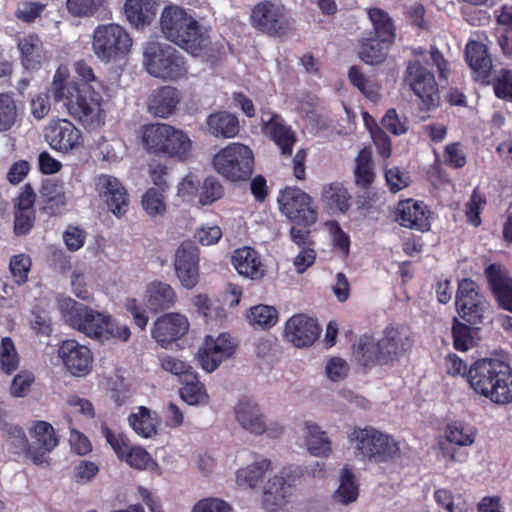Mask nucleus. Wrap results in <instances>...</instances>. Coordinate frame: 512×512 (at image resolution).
I'll list each match as a JSON object with an SVG mask.
<instances>
[{
  "mask_svg": "<svg viewBox=\"0 0 512 512\" xmlns=\"http://www.w3.org/2000/svg\"><path fill=\"white\" fill-rule=\"evenodd\" d=\"M144 64L149 74L164 80H177L188 72L184 58L175 48L157 42L145 47Z\"/></svg>",
  "mask_w": 512,
  "mask_h": 512,
  "instance_id": "nucleus-7",
  "label": "nucleus"
},
{
  "mask_svg": "<svg viewBox=\"0 0 512 512\" xmlns=\"http://www.w3.org/2000/svg\"><path fill=\"white\" fill-rule=\"evenodd\" d=\"M18 48L22 55L23 65L27 69H36L43 57V43L35 34L26 35L19 39Z\"/></svg>",
  "mask_w": 512,
  "mask_h": 512,
  "instance_id": "nucleus-34",
  "label": "nucleus"
},
{
  "mask_svg": "<svg viewBox=\"0 0 512 512\" xmlns=\"http://www.w3.org/2000/svg\"><path fill=\"white\" fill-rule=\"evenodd\" d=\"M177 294L174 288L165 282L155 280L146 289V304L152 312L168 310L177 303Z\"/></svg>",
  "mask_w": 512,
  "mask_h": 512,
  "instance_id": "nucleus-27",
  "label": "nucleus"
},
{
  "mask_svg": "<svg viewBox=\"0 0 512 512\" xmlns=\"http://www.w3.org/2000/svg\"><path fill=\"white\" fill-rule=\"evenodd\" d=\"M30 267L31 259L28 255L19 254L11 258L9 263L10 272L18 285L27 281Z\"/></svg>",
  "mask_w": 512,
  "mask_h": 512,
  "instance_id": "nucleus-56",
  "label": "nucleus"
},
{
  "mask_svg": "<svg viewBox=\"0 0 512 512\" xmlns=\"http://www.w3.org/2000/svg\"><path fill=\"white\" fill-rule=\"evenodd\" d=\"M95 190L117 217L123 216L129 207V195L123 184L114 176L101 174L94 179Z\"/></svg>",
  "mask_w": 512,
  "mask_h": 512,
  "instance_id": "nucleus-17",
  "label": "nucleus"
},
{
  "mask_svg": "<svg viewBox=\"0 0 512 512\" xmlns=\"http://www.w3.org/2000/svg\"><path fill=\"white\" fill-rule=\"evenodd\" d=\"M132 46L129 33L119 24L98 25L92 34V49L101 61H111L126 55Z\"/></svg>",
  "mask_w": 512,
  "mask_h": 512,
  "instance_id": "nucleus-8",
  "label": "nucleus"
},
{
  "mask_svg": "<svg viewBox=\"0 0 512 512\" xmlns=\"http://www.w3.org/2000/svg\"><path fill=\"white\" fill-rule=\"evenodd\" d=\"M19 355L15 344L9 337H4L0 343V368L6 374H11L19 367Z\"/></svg>",
  "mask_w": 512,
  "mask_h": 512,
  "instance_id": "nucleus-46",
  "label": "nucleus"
},
{
  "mask_svg": "<svg viewBox=\"0 0 512 512\" xmlns=\"http://www.w3.org/2000/svg\"><path fill=\"white\" fill-rule=\"evenodd\" d=\"M385 178L390 191L393 193L408 187L411 182L409 174L398 167L386 169Z\"/></svg>",
  "mask_w": 512,
  "mask_h": 512,
  "instance_id": "nucleus-64",
  "label": "nucleus"
},
{
  "mask_svg": "<svg viewBox=\"0 0 512 512\" xmlns=\"http://www.w3.org/2000/svg\"><path fill=\"white\" fill-rule=\"evenodd\" d=\"M368 16L371 20L375 34L382 42L391 43L395 37L394 25L387 12L378 8L368 10Z\"/></svg>",
  "mask_w": 512,
  "mask_h": 512,
  "instance_id": "nucleus-42",
  "label": "nucleus"
},
{
  "mask_svg": "<svg viewBox=\"0 0 512 512\" xmlns=\"http://www.w3.org/2000/svg\"><path fill=\"white\" fill-rule=\"evenodd\" d=\"M17 117V105L12 95L0 93V132L11 129Z\"/></svg>",
  "mask_w": 512,
  "mask_h": 512,
  "instance_id": "nucleus-49",
  "label": "nucleus"
},
{
  "mask_svg": "<svg viewBox=\"0 0 512 512\" xmlns=\"http://www.w3.org/2000/svg\"><path fill=\"white\" fill-rule=\"evenodd\" d=\"M383 127L394 135L405 134L408 130L407 119L401 118L395 109L387 110L386 114L382 119Z\"/></svg>",
  "mask_w": 512,
  "mask_h": 512,
  "instance_id": "nucleus-63",
  "label": "nucleus"
},
{
  "mask_svg": "<svg viewBox=\"0 0 512 512\" xmlns=\"http://www.w3.org/2000/svg\"><path fill=\"white\" fill-rule=\"evenodd\" d=\"M305 443L308 451L314 456H328L331 451V441L319 425L313 422L305 423Z\"/></svg>",
  "mask_w": 512,
  "mask_h": 512,
  "instance_id": "nucleus-35",
  "label": "nucleus"
},
{
  "mask_svg": "<svg viewBox=\"0 0 512 512\" xmlns=\"http://www.w3.org/2000/svg\"><path fill=\"white\" fill-rule=\"evenodd\" d=\"M33 436L38 445L46 452L52 451L58 445V439L51 424L38 421L33 426Z\"/></svg>",
  "mask_w": 512,
  "mask_h": 512,
  "instance_id": "nucleus-52",
  "label": "nucleus"
},
{
  "mask_svg": "<svg viewBox=\"0 0 512 512\" xmlns=\"http://www.w3.org/2000/svg\"><path fill=\"white\" fill-rule=\"evenodd\" d=\"M68 112L83 125L90 128L100 127L105 114L102 109V96L96 90L81 88L75 100L68 104Z\"/></svg>",
  "mask_w": 512,
  "mask_h": 512,
  "instance_id": "nucleus-13",
  "label": "nucleus"
},
{
  "mask_svg": "<svg viewBox=\"0 0 512 512\" xmlns=\"http://www.w3.org/2000/svg\"><path fill=\"white\" fill-rule=\"evenodd\" d=\"M232 264L237 272L246 278L259 280L265 275V269L258 253L250 247L234 251Z\"/></svg>",
  "mask_w": 512,
  "mask_h": 512,
  "instance_id": "nucleus-26",
  "label": "nucleus"
},
{
  "mask_svg": "<svg viewBox=\"0 0 512 512\" xmlns=\"http://www.w3.org/2000/svg\"><path fill=\"white\" fill-rule=\"evenodd\" d=\"M157 9V0H126L124 5L127 20L136 28L150 24Z\"/></svg>",
  "mask_w": 512,
  "mask_h": 512,
  "instance_id": "nucleus-30",
  "label": "nucleus"
},
{
  "mask_svg": "<svg viewBox=\"0 0 512 512\" xmlns=\"http://www.w3.org/2000/svg\"><path fill=\"white\" fill-rule=\"evenodd\" d=\"M323 196L330 205L335 206L341 212H345L349 208L350 196L347 189L341 184H331L324 188Z\"/></svg>",
  "mask_w": 512,
  "mask_h": 512,
  "instance_id": "nucleus-54",
  "label": "nucleus"
},
{
  "mask_svg": "<svg viewBox=\"0 0 512 512\" xmlns=\"http://www.w3.org/2000/svg\"><path fill=\"white\" fill-rule=\"evenodd\" d=\"M353 355L357 362L364 367L387 364L378 340L363 336L354 345Z\"/></svg>",
  "mask_w": 512,
  "mask_h": 512,
  "instance_id": "nucleus-31",
  "label": "nucleus"
},
{
  "mask_svg": "<svg viewBox=\"0 0 512 512\" xmlns=\"http://www.w3.org/2000/svg\"><path fill=\"white\" fill-rule=\"evenodd\" d=\"M494 91L498 98L512 101V70L503 68L497 72Z\"/></svg>",
  "mask_w": 512,
  "mask_h": 512,
  "instance_id": "nucleus-57",
  "label": "nucleus"
},
{
  "mask_svg": "<svg viewBox=\"0 0 512 512\" xmlns=\"http://www.w3.org/2000/svg\"><path fill=\"white\" fill-rule=\"evenodd\" d=\"M41 195L57 206H65L67 202L63 183L58 180H47L42 184Z\"/></svg>",
  "mask_w": 512,
  "mask_h": 512,
  "instance_id": "nucleus-55",
  "label": "nucleus"
},
{
  "mask_svg": "<svg viewBox=\"0 0 512 512\" xmlns=\"http://www.w3.org/2000/svg\"><path fill=\"white\" fill-rule=\"evenodd\" d=\"M207 131L216 138H234L240 131L239 120L236 115L228 111H217L206 118Z\"/></svg>",
  "mask_w": 512,
  "mask_h": 512,
  "instance_id": "nucleus-29",
  "label": "nucleus"
},
{
  "mask_svg": "<svg viewBox=\"0 0 512 512\" xmlns=\"http://www.w3.org/2000/svg\"><path fill=\"white\" fill-rule=\"evenodd\" d=\"M431 212L422 202L412 199L401 201L397 205V222L409 229L428 231L430 229Z\"/></svg>",
  "mask_w": 512,
  "mask_h": 512,
  "instance_id": "nucleus-23",
  "label": "nucleus"
},
{
  "mask_svg": "<svg viewBox=\"0 0 512 512\" xmlns=\"http://www.w3.org/2000/svg\"><path fill=\"white\" fill-rule=\"evenodd\" d=\"M44 136L52 149L63 153L82 144L81 131L67 119L52 120L45 128Z\"/></svg>",
  "mask_w": 512,
  "mask_h": 512,
  "instance_id": "nucleus-19",
  "label": "nucleus"
},
{
  "mask_svg": "<svg viewBox=\"0 0 512 512\" xmlns=\"http://www.w3.org/2000/svg\"><path fill=\"white\" fill-rule=\"evenodd\" d=\"M237 349V342L228 333L217 336L207 335L197 352L200 366L208 373L215 371L225 360L230 359Z\"/></svg>",
  "mask_w": 512,
  "mask_h": 512,
  "instance_id": "nucleus-12",
  "label": "nucleus"
},
{
  "mask_svg": "<svg viewBox=\"0 0 512 512\" xmlns=\"http://www.w3.org/2000/svg\"><path fill=\"white\" fill-rule=\"evenodd\" d=\"M68 70L59 68L51 84V93L56 103L63 102L68 109L70 101L75 100L77 93L81 90L74 83L68 82Z\"/></svg>",
  "mask_w": 512,
  "mask_h": 512,
  "instance_id": "nucleus-33",
  "label": "nucleus"
},
{
  "mask_svg": "<svg viewBox=\"0 0 512 512\" xmlns=\"http://www.w3.org/2000/svg\"><path fill=\"white\" fill-rule=\"evenodd\" d=\"M446 439L458 446H471L476 437V430L462 422L449 424L445 431Z\"/></svg>",
  "mask_w": 512,
  "mask_h": 512,
  "instance_id": "nucleus-43",
  "label": "nucleus"
},
{
  "mask_svg": "<svg viewBox=\"0 0 512 512\" xmlns=\"http://www.w3.org/2000/svg\"><path fill=\"white\" fill-rule=\"evenodd\" d=\"M141 204L150 217L162 216L166 212L164 195L155 188H150L144 193Z\"/></svg>",
  "mask_w": 512,
  "mask_h": 512,
  "instance_id": "nucleus-50",
  "label": "nucleus"
},
{
  "mask_svg": "<svg viewBox=\"0 0 512 512\" xmlns=\"http://www.w3.org/2000/svg\"><path fill=\"white\" fill-rule=\"evenodd\" d=\"M107 0H66L68 12L79 18H90L105 9Z\"/></svg>",
  "mask_w": 512,
  "mask_h": 512,
  "instance_id": "nucleus-44",
  "label": "nucleus"
},
{
  "mask_svg": "<svg viewBox=\"0 0 512 512\" xmlns=\"http://www.w3.org/2000/svg\"><path fill=\"white\" fill-rule=\"evenodd\" d=\"M250 19L254 28L270 36H281L290 28L288 10L279 1L258 2L251 10Z\"/></svg>",
  "mask_w": 512,
  "mask_h": 512,
  "instance_id": "nucleus-9",
  "label": "nucleus"
},
{
  "mask_svg": "<svg viewBox=\"0 0 512 512\" xmlns=\"http://www.w3.org/2000/svg\"><path fill=\"white\" fill-rule=\"evenodd\" d=\"M129 425L135 433L143 438H152L157 434L158 421L151 411L141 406L128 418Z\"/></svg>",
  "mask_w": 512,
  "mask_h": 512,
  "instance_id": "nucleus-37",
  "label": "nucleus"
},
{
  "mask_svg": "<svg viewBox=\"0 0 512 512\" xmlns=\"http://www.w3.org/2000/svg\"><path fill=\"white\" fill-rule=\"evenodd\" d=\"M101 432L117 456L123 459L131 448L128 438L123 434H115L106 424L101 425Z\"/></svg>",
  "mask_w": 512,
  "mask_h": 512,
  "instance_id": "nucleus-58",
  "label": "nucleus"
},
{
  "mask_svg": "<svg viewBox=\"0 0 512 512\" xmlns=\"http://www.w3.org/2000/svg\"><path fill=\"white\" fill-rule=\"evenodd\" d=\"M200 252L191 243H182L175 251L174 270L180 284L188 290L195 288L200 281Z\"/></svg>",
  "mask_w": 512,
  "mask_h": 512,
  "instance_id": "nucleus-16",
  "label": "nucleus"
},
{
  "mask_svg": "<svg viewBox=\"0 0 512 512\" xmlns=\"http://www.w3.org/2000/svg\"><path fill=\"white\" fill-rule=\"evenodd\" d=\"M320 334L318 323L303 314L292 316L285 325L286 339L296 347H306L314 343Z\"/></svg>",
  "mask_w": 512,
  "mask_h": 512,
  "instance_id": "nucleus-22",
  "label": "nucleus"
},
{
  "mask_svg": "<svg viewBox=\"0 0 512 512\" xmlns=\"http://www.w3.org/2000/svg\"><path fill=\"white\" fill-rule=\"evenodd\" d=\"M348 77L350 82L368 99L374 102L380 99V87L367 79L356 66L349 69Z\"/></svg>",
  "mask_w": 512,
  "mask_h": 512,
  "instance_id": "nucleus-45",
  "label": "nucleus"
},
{
  "mask_svg": "<svg viewBox=\"0 0 512 512\" xmlns=\"http://www.w3.org/2000/svg\"><path fill=\"white\" fill-rule=\"evenodd\" d=\"M406 81L427 109L438 106L440 95L435 77L420 62L416 61L408 65Z\"/></svg>",
  "mask_w": 512,
  "mask_h": 512,
  "instance_id": "nucleus-14",
  "label": "nucleus"
},
{
  "mask_svg": "<svg viewBox=\"0 0 512 512\" xmlns=\"http://www.w3.org/2000/svg\"><path fill=\"white\" fill-rule=\"evenodd\" d=\"M272 471V462L268 459L256 461L237 472L236 480L240 486L256 487Z\"/></svg>",
  "mask_w": 512,
  "mask_h": 512,
  "instance_id": "nucleus-32",
  "label": "nucleus"
},
{
  "mask_svg": "<svg viewBox=\"0 0 512 512\" xmlns=\"http://www.w3.org/2000/svg\"><path fill=\"white\" fill-rule=\"evenodd\" d=\"M281 212L298 225L310 226L317 220L312 198L297 187H286L278 197Z\"/></svg>",
  "mask_w": 512,
  "mask_h": 512,
  "instance_id": "nucleus-11",
  "label": "nucleus"
},
{
  "mask_svg": "<svg viewBox=\"0 0 512 512\" xmlns=\"http://www.w3.org/2000/svg\"><path fill=\"white\" fill-rule=\"evenodd\" d=\"M355 183L358 187L366 189L374 181L372 152L369 148H363L355 159L354 168Z\"/></svg>",
  "mask_w": 512,
  "mask_h": 512,
  "instance_id": "nucleus-38",
  "label": "nucleus"
},
{
  "mask_svg": "<svg viewBox=\"0 0 512 512\" xmlns=\"http://www.w3.org/2000/svg\"><path fill=\"white\" fill-rule=\"evenodd\" d=\"M378 342L386 363L397 360L409 351L413 345L408 331L400 327H387Z\"/></svg>",
  "mask_w": 512,
  "mask_h": 512,
  "instance_id": "nucleus-25",
  "label": "nucleus"
},
{
  "mask_svg": "<svg viewBox=\"0 0 512 512\" xmlns=\"http://www.w3.org/2000/svg\"><path fill=\"white\" fill-rule=\"evenodd\" d=\"M490 288L497 298L512 283L501 265L491 264L485 270Z\"/></svg>",
  "mask_w": 512,
  "mask_h": 512,
  "instance_id": "nucleus-51",
  "label": "nucleus"
},
{
  "mask_svg": "<svg viewBox=\"0 0 512 512\" xmlns=\"http://www.w3.org/2000/svg\"><path fill=\"white\" fill-rule=\"evenodd\" d=\"M436 503L444 509L445 512H466L464 503L460 499H455L452 492L446 489H438L434 493Z\"/></svg>",
  "mask_w": 512,
  "mask_h": 512,
  "instance_id": "nucleus-61",
  "label": "nucleus"
},
{
  "mask_svg": "<svg viewBox=\"0 0 512 512\" xmlns=\"http://www.w3.org/2000/svg\"><path fill=\"white\" fill-rule=\"evenodd\" d=\"M357 459L373 464L395 462L401 455L396 439L372 426L356 427L349 435Z\"/></svg>",
  "mask_w": 512,
  "mask_h": 512,
  "instance_id": "nucleus-4",
  "label": "nucleus"
},
{
  "mask_svg": "<svg viewBox=\"0 0 512 512\" xmlns=\"http://www.w3.org/2000/svg\"><path fill=\"white\" fill-rule=\"evenodd\" d=\"M159 22L163 36L192 55H199L210 44L208 31L178 5L165 7Z\"/></svg>",
  "mask_w": 512,
  "mask_h": 512,
  "instance_id": "nucleus-3",
  "label": "nucleus"
},
{
  "mask_svg": "<svg viewBox=\"0 0 512 512\" xmlns=\"http://www.w3.org/2000/svg\"><path fill=\"white\" fill-rule=\"evenodd\" d=\"M247 319L253 326L272 327L278 320V312L273 306L256 305L250 308Z\"/></svg>",
  "mask_w": 512,
  "mask_h": 512,
  "instance_id": "nucleus-47",
  "label": "nucleus"
},
{
  "mask_svg": "<svg viewBox=\"0 0 512 512\" xmlns=\"http://www.w3.org/2000/svg\"><path fill=\"white\" fill-rule=\"evenodd\" d=\"M181 99V93L177 88L158 87L148 96L147 111L156 118L167 119L175 113Z\"/></svg>",
  "mask_w": 512,
  "mask_h": 512,
  "instance_id": "nucleus-24",
  "label": "nucleus"
},
{
  "mask_svg": "<svg viewBox=\"0 0 512 512\" xmlns=\"http://www.w3.org/2000/svg\"><path fill=\"white\" fill-rule=\"evenodd\" d=\"M75 72L83 87L89 90H96L101 88L102 84L96 77L93 68L84 60H79L74 64Z\"/></svg>",
  "mask_w": 512,
  "mask_h": 512,
  "instance_id": "nucleus-60",
  "label": "nucleus"
},
{
  "mask_svg": "<svg viewBox=\"0 0 512 512\" xmlns=\"http://www.w3.org/2000/svg\"><path fill=\"white\" fill-rule=\"evenodd\" d=\"M141 143L149 154L179 161L188 157L192 147V141L184 131L166 123L143 125Z\"/></svg>",
  "mask_w": 512,
  "mask_h": 512,
  "instance_id": "nucleus-5",
  "label": "nucleus"
},
{
  "mask_svg": "<svg viewBox=\"0 0 512 512\" xmlns=\"http://www.w3.org/2000/svg\"><path fill=\"white\" fill-rule=\"evenodd\" d=\"M212 165L218 174L231 182L245 181L253 173L254 155L249 146L234 142L213 156Z\"/></svg>",
  "mask_w": 512,
  "mask_h": 512,
  "instance_id": "nucleus-6",
  "label": "nucleus"
},
{
  "mask_svg": "<svg viewBox=\"0 0 512 512\" xmlns=\"http://www.w3.org/2000/svg\"><path fill=\"white\" fill-rule=\"evenodd\" d=\"M290 485L281 475H274L264 486L265 501H271L275 505L282 504L286 497V485Z\"/></svg>",
  "mask_w": 512,
  "mask_h": 512,
  "instance_id": "nucleus-53",
  "label": "nucleus"
},
{
  "mask_svg": "<svg viewBox=\"0 0 512 512\" xmlns=\"http://www.w3.org/2000/svg\"><path fill=\"white\" fill-rule=\"evenodd\" d=\"M124 460L130 467L134 469H147L150 464H155L150 454L142 447L131 446L128 453L125 454Z\"/></svg>",
  "mask_w": 512,
  "mask_h": 512,
  "instance_id": "nucleus-59",
  "label": "nucleus"
},
{
  "mask_svg": "<svg viewBox=\"0 0 512 512\" xmlns=\"http://www.w3.org/2000/svg\"><path fill=\"white\" fill-rule=\"evenodd\" d=\"M159 363L164 371L179 377L180 381L194 378L192 366L175 356L164 354L159 357Z\"/></svg>",
  "mask_w": 512,
  "mask_h": 512,
  "instance_id": "nucleus-48",
  "label": "nucleus"
},
{
  "mask_svg": "<svg viewBox=\"0 0 512 512\" xmlns=\"http://www.w3.org/2000/svg\"><path fill=\"white\" fill-rule=\"evenodd\" d=\"M237 423L245 431L254 434H267L276 438L283 433V426L274 421H268L261 412L259 405L251 399H240L234 407Z\"/></svg>",
  "mask_w": 512,
  "mask_h": 512,
  "instance_id": "nucleus-10",
  "label": "nucleus"
},
{
  "mask_svg": "<svg viewBox=\"0 0 512 512\" xmlns=\"http://www.w3.org/2000/svg\"><path fill=\"white\" fill-rule=\"evenodd\" d=\"M189 329V322L185 315L180 313H166L156 319L151 335L161 346H166L181 337Z\"/></svg>",
  "mask_w": 512,
  "mask_h": 512,
  "instance_id": "nucleus-21",
  "label": "nucleus"
},
{
  "mask_svg": "<svg viewBox=\"0 0 512 512\" xmlns=\"http://www.w3.org/2000/svg\"><path fill=\"white\" fill-rule=\"evenodd\" d=\"M224 194L221 183L214 177H207L204 180L203 191L200 195L199 202L202 205L211 204L220 199Z\"/></svg>",
  "mask_w": 512,
  "mask_h": 512,
  "instance_id": "nucleus-62",
  "label": "nucleus"
},
{
  "mask_svg": "<svg viewBox=\"0 0 512 512\" xmlns=\"http://www.w3.org/2000/svg\"><path fill=\"white\" fill-rule=\"evenodd\" d=\"M387 42L377 39H365L362 41L358 55L368 65H377L385 61L388 55Z\"/></svg>",
  "mask_w": 512,
  "mask_h": 512,
  "instance_id": "nucleus-41",
  "label": "nucleus"
},
{
  "mask_svg": "<svg viewBox=\"0 0 512 512\" xmlns=\"http://www.w3.org/2000/svg\"><path fill=\"white\" fill-rule=\"evenodd\" d=\"M358 495L359 487L354 474L348 468H343L340 474L339 486L332 495L333 501L336 504L348 506L358 499Z\"/></svg>",
  "mask_w": 512,
  "mask_h": 512,
  "instance_id": "nucleus-36",
  "label": "nucleus"
},
{
  "mask_svg": "<svg viewBox=\"0 0 512 512\" xmlns=\"http://www.w3.org/2000/svg\"><path fill=\"white\" fill-rule=\"evenodd\" d=\"M57 308L66 324L89 338L101 342L112 338L126 342L130 338L131 332L127 325H119L110 315L98 312L70 297H59Z\"/></svg>",
  "mask_w": 512,
  "mask_h": 512,
  "instance_id": "nucleus-1",
  "label": "nucleus"
},
{
  "mask_svg": "<svg viewBox=\"0 0 512 512\" xmlns=\"http://www.w3.org/2000/svg\"><path fill=\"white\" fill-rule=\"evenodd\" d=\"M452 336L455 349L463 352L475 347L480 339L479 328L466 325L457 319H454Z\"/></svg>",
  "mask_w": 512,
  "mask_h": 512,
  "instance_id": "nucleus-39",
  "label": "nucleus"
},
{
  "mask_svg": "<svg viewBox=\"0 0 512 512\" xmlns=\"http://www.w3.org/2000/svg\"><path fill=\"white\" fill-rule=\"evenodd\" d=\"M466 60L475 73V79L488 84L492 71V60L487 53V47L477 41L469 42L466 46Z\"/></svg>",
  "mask_w": 512,
  "mask_h": 512,
  "instance_id": "nucleus-28",
  "label": "nucleus"
},
{
  "mask_svg": "<svg viewBox=\"0 0 512 512\" xmlns=\"http://www.w3.org/2000/svg\"><path fill=\"white\" fill-rule=\"evenodd\" d=\"M456 306L459 316L470 323L477 325L482 322L486 309V301L478 292L477 284L470 279L459 282L456 295Z\"/></svg>",
  "mask_w": 512,
  "mask_h": 512,
  "instance_id": "nucleus-15",
  "label": "nucleus"
},
{
  "mask_svg": "<svg viewBox=\"0 0 512 512\" xmlns=\"http://www.w3.org/2000/svg\"><path fill=\"white\" fill-rule=\"evenodd\" d=\"M261 130L279 147L283 155H291L296 134L281 115L269 109H261Z\"/></svg>",
  "mask_w": 512,
  "mask_h": 512,
  "instance_id": "nucleus-18",
  "label": "nucleus"
},
{
  "mask_svg": "<svg viewBox=\"0 0 512 512\" xmlns=\"http://www.w3.org/2000/svg\"><path fill=\"white\" fill-rule=\"evenodd\" d=\"M58 356L73 376H84L92 368L93 357L90 349L75 340L63 341L58 349Z\"/></svg>",
  "mask_w": 512,
  "mask_h": 512,
  "instance_id": "nucleus-20",
  "label": "nucleus"
},
{
  "mask_svg": "<svg viewBox=\"0 0 512 512\" xmlns=\"http://www.w3.org/2000/svg\"><path fill=\"white\" fill-rule=\"evenodd\" d=\"M183 382V387L180 388L179 394L181 399L191 406L207 405L209 402V395L203 383H201L196 374L194 378H186Z\"/></svg>",
  "mask_w": 512,
  "mask_h": 512,
  "instance_id": "nucleus-40",
  "label": "nucleus"
},
{
  "mask_svg": "<svg viewBox=\"0 0 512 512\" xmlns=\"http://www.w3.org/2000/svg\"><path fill=\"white\" fill-rule=\"evenodd\" d=\"M468 383L476 394L495 404L512 403V369L501 360H476L469 367Z\"/></svg>",
  "mask_w": 512,
  "mask_h": 512,
  "instance_id": "nucleus-2",
  "label": "nucleus"
}]
</instances>
